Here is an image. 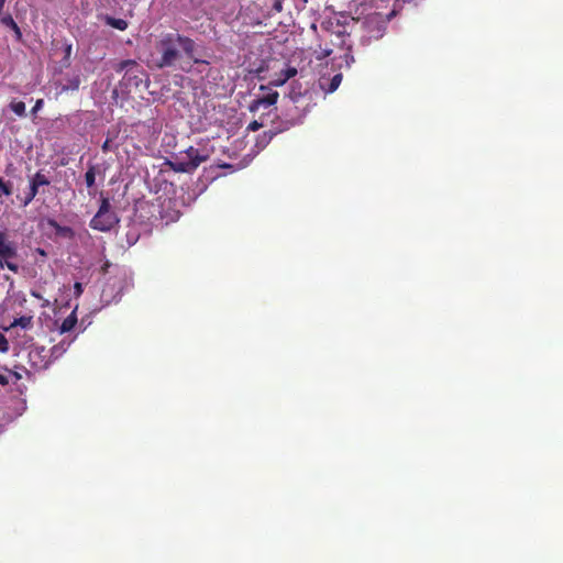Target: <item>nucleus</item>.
<instances>
[{
    "instance_id": "21",
    "label": "nucleus",
    "mask_w": 563,
    "mask_h": 563,
    "mask_svg": "<svg viewBox=\"0 0 563 563\" xmlns=\"http://www.w3.org/2000/svg\"><path fill=\"white\" fill-rule=\"evenodd\" d=\"M12 195V184L0 177V198Z\"/></svg>"
},
{
    "instance_id": "28",
    "label": "nucleus",
    "mask_w": 563,
    "mask_h": 563,
    "mask_svg": "<svg viewBox=\"0 0 563 563\" xmlns=\"http://www.w3.org/2000/svg\"><path fill=\"white\" fill-rule=\"evenodd\" d=\"M43 104H44L43 99L36 100L34 107L32 108V113L35 114L37 111H40L43 108Z\"/></svg>"
},
{
    "instance_id": "18",
    "label": "nucleus",
    "mask_w": 563,
    "mask_h": 563,
    "mask_svg": "<svg viewBox=\"0 0 563 563\" xmlns=\"http://www.w3.org/2000/svg\"><path fill=\"white\" fill-rule=\"evenodd\" d=\"M107 213H113V212L111 211V206H110L109 199L108 198H102L100 207H99V210L95 214L96 216V222H98L99 219L102 218V214H107Z\"/></svg>"
},
{
    "instance_id": "24",
    "label": "nucleus",
    "mask_w": 563,
    "mask_h": 563,
    "mask_svg": "<svg viewBox=\"0 0 563 563\" xmlns=\"http://www.w3.org/2000/svg\"><path fill=\"white\" fill-rule=\"evenodd\" d=\"M13 376V373L12 372H9L7 374H2L0 373V384L5 386L9 384V378Z\"/></svg>"
},
{
    "instance_id": "29",
    "label": "nucleus",
    "mask_w": 563,
    "mask_h": 563,
    "mask_svg": "<svg viewBox=\"0 0 563 563\" xmlns=\"http://www.w3.org/2000/svg\"><path fill=\"white\" fill-rule=\"evenodd\" d=\"M74 291H75V296L76 297H79L82 294V285H81V283H79V282L75 283Z\"/></svg>"
},
{
    "instance_id": "7",
    "label": "nucleus",
    "mask_w": 563,
    "mask_h": 563,
    "mask_svg": "<svg viewBox=\"0 0 563 563\" xmlns=\"http://www.w3.org/2000/svg\"><path fill=\"white\" fill-rule=\"evenodd\" d=\"M278 92L277 91H269L267 92L266 95L264 96H261V97H257L256 99H254L250 106H249V110L251 112H257L261 107H271L273 104H275L277 102V99H278Z\"/></svg>"
},
{
    "instance_id": "9",
    "label": "nucleus",
    "mask_w": 563,
    "mask_h": 563,
    "mask_svg": "<svg viewBox=\"0 0 563 563\" xmlns=\"http://www.w3.org/2000/svg\"><path fill=\"white\" fill-rule=\"evenodd\" d=\"M342 74H335L332 78H324L322 77L320 80H319V86L321 88V90L325 93H332L334 92L339 86L341 85L342 82Z\"/></svg>"
},
{
    "instance_id": "31",
    "label": "nucleus",
    "mask_w": 563,
    "mask_h": 563,
    "mask_svg": "<svg viewBox=\"0 0 563 563\" xmlns=\"http://www.w3.org/2000/svg\"><path fill=\"white\" fill-rule=\"evenodd\" d=\"M70 54H71V45H70V44H66V45H65V58H66L67 60L69 59Z\"/></svg>"
},
{
    "instance_id": "15",
    "label": "nucleus",
    "mask_w": 563,
    "mask_h": 563,
    "mask_svg": "<svg viewBox=\"0 0 563 563\" xmlns=\"http://www.w3.org/2000/svg\"><path fill=\"white\" fill-rule=\"evenodd\" d=\"M106 24L113 27V29H117V30H120V31H124L128 29V22L123 19H117V18H113V16H106Z\"/></svg>"
},
{
    "instance_id": "26",
    "label": "nucleus",
    "mask_w": 563,
    "mask_h": 563,
    "mask_svg": "<svg viewBox=\"0 0 563 563\" xmlns=\"http://www.w3.org/2000/svg\"><path fill=\"white\" fill-rule=\"evenodd\" d=\"M343 58L347 66H350L352 63H354V57L351 53V51L346 49V52L343 55Z\"/></svg>"
},
{
    "instance_id": "27",
    "label": "nucleus",
    "mask_w": 563,
    "mask_h": 563,
    "mask_svg": "<svg viewBox=\"0 0 563 563\" xmlns=\"http://www.w3.org/2000/svg\"><path fill=\"white\" fill-rule=\"evenodd\" d=\"M332 54V49L329 47L322 48L320 55L317 56V59H323Z\"/></svg>"
},
{
    "instance_id": "33",
    "label": "nucleus",
    "mask_w": 563,
    "mask_h": 563,
    "mask_svg": "<svg viewBox=\"0 0 563 563\" xmlns=\"http://www.w3.org/2000/svg\"><path fill=\"white\" fill-rule=\"evenodd\" d=\"M32 296H33V297H35V298L41 299V295H40V294H37V292H35V291H32Z\"/></svg>"
},
{
    "instance_id": "11",
    "label": "nucleus",
    "mask_w": 563,
    "mask_h": 563,
    "mask_svg": "<svg viewBox=\"0 0 563 563\" xmlns=\"http://www.w3.org/2000/svg\"><path fill=\"white\" fill-rule=\"evenodd\" d=\"M0 23L10 30H12L15 34V38L18 41H21L22 38V32L16 22L13 20L11 13H8L5 15L0 16Z\"/></svg>"
},
{
    "instance_id": "8",
    "label": "nucleus",
    "mask_w": 563,
    "mask_h": 563,
    "mask_svg": "<svg viewBox=\"0 0 563 563\" xmlns=\"http://www.w3.org/2000/svg\"><path fill=\"white\" fill-rule=\"evenodd\" d=\"M118 221L119 220L115 213L102 214V218H100L98 222H96L95 216L90 221V228H92L93 230L106 232L111 230L114 227V224L118 223Z\"/></svg>"
},
{
    "instance_id": "4",
    "label": "nucleus",
    "mask_w": 563,
    "mask_h": 563,
    "mask_svg": "<svg viewBox=\"0 0 563 563\" xmlns=\"http://www.w3.org/2000/svg\"><path fill=\"white\" fill-rule=\"evenodd\" d=\"M51 180L45 174H43L41 170L36 172L30 178L29 192L23 198L22 205L24 207L29 206L34 200V198L42 192L41 187L48 186Z\"/></svg>"
},
{
    "instance_id": "23",
    "label": "nucleus",
    "mask_w": 563,
    "mask_h": 563,
    "mask_svg": "<svg viewBox=\"0 0 563 563\" xmlns=\"http://www.w3.org/2000/svg\"><path fill=\"white\" fill-rule=\"evenodd\" d=\"M111 139L110 137H107V140L103 142L102 146H101V150L103 153H108V152H111L113 148H112V145H111Z\"/></svg>"
},
{
    "instance_id": "10",
    "label": "nucleus",
    "mask_w": 563,
    "mask_h": 563,
    "mask_svg": "<svg viewBox=\"0 0 563 563\" xmlns=\"http://www.w3.org/2000/svg\"><path fill=\"white\" fill-rule=\"evenodd\" d=\"M142 74H143V71H142V69H140V67L134 68L129 74L124 75L122 84L125 85L126 87L134 86L135 88H137L141 85V82L143 81V79L141 77Z\"/></svg>"
},
{
    "instance_id": "6",
    "label": "nucleus",
    "mask_w": 563,
    "mask_h": 563,
    "mask_svg": "<svg viewBox=\"0 0 563 563\" xmlns=\"http://www.w3.org/2000/svg\"><path fill=\"white\" fill-rule=\"evenodd\" d=\"M33 328V317L32 316H22L20 318L13 319L8 327H4L3 330L9 332L10 335L15 333L20 335V331L26 332Z\"/></svg>"
},
{
    "instance_id": "30",
    "label": "nucleus",
    "mask_w": 563,
    "mask_h": 563,
    "mask_svg": "<svg viewBox=\"0 0 563 563\" xmlns=\"http://www.w3.org/2000/svg\"><path fill=\"white\" fill-rule=\"evenodd\" d=\"M4 2L5 0H0V16L10 13L8 10H4Z\"/></svg>"
},
{
    "instance_id": "34",
    "label": "nucleus",
    "mask_w": 563,
    "mask_h": 563,
    "mask_svg": "<svg viewBox=\"0 0 563 563\" xmlns=\"http://www.w3.org/2000/svg\"><path fill=\"white\" fill-rule=\"evenodd\" d=\"M260 89H261V90H265V89H266V87H265V86H261V87H260Z\"/></svg>"
},
{
    "instance_id": "25",
    "label": "nucleus",
    "mask_w": 563,
    "mask_h": 563,
    "mask_svg": "<svg viewBox=\"0 0 563 563\" xmlns=\"http://www.w3.org/2000/svg\"><path fill=\"white\" fill-rule=\"evenodd\" d=\"M262 126H263V124H262V123H260L258 121L254 120V121H252V122L247 125V130H249V131H253V132H255V131L260 130Z\"/></svg>"
},
{
    "instance_id": "32",
    "label": "nucleus",
    "mask_w": 563,
    "mask_h": 563,
    "mask_svg": "<svg viewBox=\"0 0 563 563\" xmlns=\"http://www.w3.org/2000/svg\"><path fill=\"white\" fill-rule=\"evenodd\" d=\"M151 207H154V205H150L148 202L141 203V206H140L141 209L151 208Z\"/></svg>"
},
{
    "instance_id": "19",
    "label": "nucleus",
    "mask_w": 563,
    "mask_h": 563,
    "mask_svg": "<svg viewBox=\"0 0 563 563\" xmlns=\"http://www.w3.org/2000/svg\"><path fill=\"white\" fill-rule=\"evenodd\" d=\"M85 181H86V185L87 187H92L95 186V183H96V166L95 165H90L85 174Z\"/></svg>"
},
{
    "instance_id": "14",
    "label": "nucleus",
    "mask_w": 563,
    "mask_h": 563,
    "mask_svg": "<svg viewBox=\"0 0 563 563\" xmlns=\"http://www.w3.org/2000/svg\"><path fill=\"white\" fill-rule=\"evenodd\" d=\"M80 82H81V80L78 75L66 79V82L63 84L60 87V93L67 92L69 90H71V91L78 90Z\"/></svg>"
},
{
    "instance_id": "1",
    "label": "nucleus",
    "mask_w": 563,
    "mask_h": 563,
    "mask_svg": "<svg viewBox=\"0 0 563 563\" xmlns=\"http://www.w3.org/2000/svg\"><path fill=\"white\" fill-rule=\"evenodd\" d=\"M196 43L192 38L178 32H163L157 36L155 51L159 55L156 62L158 68L173 67L183 57V54L192 59Z\"/></svg>"
},
{
    "instance_id": "2",
    "label": "nucleus",
    "mask_w": 563,
    "mask_h": 563,
    "mask_svg": "<svg viewBox=\"0 0 563 563\" xmlns=\"http://www.w3.org/2000/svg\"><path fill=\"white\" fill-rule=\"evenodd\" d=\"M184 157H177L174 162H169V166L177 173H192L199 165L209 158V154L205 150H199L194 146L185 151Z\"/></svg>"
},
{
    "instance_id": "17",
    "label": "nucleus",
    "mask_w": 563,
    "mask_h": 563,
    "mask_svg": "<svg viewBox=\"0 0 563 563\" xmlns=\"http://www.w3.org/2000/svg\"><path fill=\"white\" fill-rule=\"evenodd\" d=\"M49 225L54 228L55 232L63 236H71L74 234V231L70 227H63L59 225L56 221L52 220L49 221Z\"/></svg>"
},
{
    "instance_id": "3",
    "label": "nucleus",
    "mask_w": 563,
    "mask_h": 563,
    "mask_svg": "<svg viewBox=\"0 0 563 563\" xmlns=\"http://www.w3.org/2000/svg\"><path fill=\"white\" fill-rule=\"evenodd\" d=\"M18 255L16 247L8 241L5 233L0 232V265L5 266L9 271L18 273L19 265L13 263L12 260Z\"/></svg>"
},
{
    "instance_id": "13",
    "label": "nucleus",
    "mask_w": 563,
    "mask_h": 563,
    "mask_svg": "<svg viewBox=\"0 0 563 563\" xmlns=\"http://www.w3.org/2000/svg\"><path fill=\"white\" fill-rule=\"evenodd\" d=\"M139 68L137 63L134 59H124L114 65L113 69L117 73L125 71L129 74L132 69Z\"/></svg>"
},
{
    "instance_id": "22",
    "label": "nucleus",
    "mask_w": 563,
    "mask_h": 563,
    "mask_svg": "<svg viewBox=\"0 0 563 563\" xmlns=\"http://www.w3.org/2000/svg\"><path fill=\"white\" fill-rule=\"evenodd\" d=\"M9 343L4 334L0 333V352H7Z\"/></svg>"
},
{
    "instance_id": "5",
    "label": "nucleus",
    "mask_w": 563,
    "mask_h": 563,
    "mask_svg": "<svg viewBox=\"0 0 563 563\" xmlns=\"http://www.w3.org/2000/svg\"><path fill=\"white\" fill-rule=\"evenodd\" d=\"M331 36H333V38H331V43L334 46L352 51L350 33L346 31L344 25L340 24V22H336V24L333 26Z\"/></svg>"
},
{
    "instance_id": "16",
    "label": "nucleus",
    "mask_w": 563,
    "mask_h": 563,
    "mask_svg": "<svg viewBox=\"0 0 563 563\" xmlns=\"http://www.w3.org/2000/svg\"><path fill=\"white\" fill-rule=\"evenodd\" d=\"M77 323V317L75 311H73L67 318H65L60 324L62 332H68L74 329Z\"/></svg>"
},
{
    "instance_id": "20",
    "label": "nucleus",
    "mask_w": 563,
    "mask_h": 563,
    "mask_svg": "<svg viewBox=\"0 0 563 563\" xmlns=\"http://www.w3.org/2000/svg\"><path fill=\"white\" fill-rule=\"evenodd\" d=\"M10 109L19 117H25V103L23 101H12Z\"/></svg>"
},
{
    "instance_id": "12",
    "label": "nucleus",
    "mask_w": 563,
    "mask_h": 563,
    "mask_svg": "<svg viewBox=\"0 0 563 563\" xmlns=\"http://www.w3.org/2000/svg\"><path fill=\"white\" fill-rule=\"evenodd\" d=\"M297 75V69L295 67H288L287 69L283 70L279 76L271 81V85L273 86H283L288 79L295 77Z\"/></svg>"
}]
</instances>
